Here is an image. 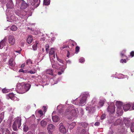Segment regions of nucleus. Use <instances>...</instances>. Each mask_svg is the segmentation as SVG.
Returning <instances> with one entry per match:
<instances>
[{"mask_svg": "<svg viewBox=\"0 0 134 134\" xmlns=\"http://www.w3.org/2000/svg\"><path fill=\"white\" fill-rule=\"evenodd\" d=\"M31 85L28 83L25 84L24 83H18L16 85V91L20 94H23L28 91L30 89Z\"/></svg>", "mask_w": 134, "mask_h": 134, "instance_id": "f257e3e1", "label": "nucleus"}, {"mask_svg": "<svg viewBox=\"0 0 134 134\" xmlns=\"http://www.w3.org/2000/svg\"><path fill=\"white\" fill-rule=\"evenodd\" d=\"M88 96L87 94H83L81 95L79 99L76 101V104L81 106L84 105L86 103V101Z\"/></svg>", "mask_w": 134, "mask_h": 134, "instance_id": "f03ea898", "label": "nucleus"}, {"mask_svg": "<svg viewBox=\"0 0 134 134\" xmlns=\"http://www.w3.org/2000/svg\"><path fill=\"white\" fill-rule=\"evenodd\" d=\"M21 119L18 117L14 121L12 125L13 130L15 131H16L18 129L17 127L19 128L21 125Z\"/></svg>", "mask_w": 134, "mask_h": 134, "instance_id": "7ed1b4c3", "label": "nucleus"}, {"mask_svg": "<svg viewBox=\"0 0 134 134\" xmlns=\"http://www.w3.org/2000/svg\"><path fill=\"white\" fill-rule=\"evenodd\" d=\"M15 13L16 15L20 16L21 18L26 20L27 18L26 12L25 10H18L15 12Z\"/></svg>", "mask_w": 134, "mask_h": 134, "instance_id": "20e7f679", "label": "nucleus"}, {"mask_svg": "<svg viewBox=\"0 0 134 134\" xmlns=\"http://www.w3.org/2000/svg\"><path fill=\"white\" fill-rule=\"evenodd\" d=\"M124 105L120 101H118V116L121 115L123 113V107Z\"/></svg>", "mask_w": 134, "mask_h": 134, "instance_id": "39448f33", "label": "nucleus"}, {"mask_svg": "<svg viewBox=\"0 0 134 134\" xmlns=\"http://www.w3.org/2000/svg\"><path fill=\"white\" fill-rule=\"evenodd\" d=\"M115 107L114 104L111 103L110 105H109L108 107L107 108V110L110 114L113 113L115 111Z\"/></svg>", "mask_w": 134, "mask_h": 134, "instance_id": "423d86ee", "label": "nucleus"}, {"mask_svg": "<svg viewBox=\"0 0 134 134\" xmlns=\"http://www.w3.org/2000/svg\"><path fill=\"white\" fill-rule=\"evenodd\" d=\"M8 40L9 43L11 45H13L15 44V39L14 36L12 35H9L8 37Z\"/></svg>", "mask_w": 134, "mask_h": 134, "instance_id": "0eeeda50", "label": "nucleus"}, {"mask_svg": "<svg viewBox=\"0 0 134 134\" xmlns=\"http://www.w3.org/2000/svg\"><path fill=\"white\" fill-rule=\"evenodd\" d=\"M40 0H32L30 2V4L34 8L37 7L40 4Z\"/></svg>", "mask_w": 134, "mask_h": 134, "instance_id": "6e6552de", "label": "nucleus"}, {"mask_svg": "<svg viewBox=\"0 0 134 134\" xmlns=\"http://www.w3.org/2000/svg\"><path fill=\"white\" fill-rule=\"evenodd\" d=\"M47 129L48 133L52 134V132L54 130L55 127L52 124H50L48 125Z\"/></svg>", "mask_w": 134, "mask_h": 134, "instance_id": "1a4fd4ad", "label": "nucleus"}, {"mask_svg": "<svg viewBox=\"0 0 134 134\" xmlns=\"http://www.w3.org/2000/svg\"><path fill=\"white\" fill-rule=\"evenodd\" d=\"M59 130L62 133L65 134L67 132V130H66L62 123H60L59 124Z\"/></svg>", "mask_w": 134, "mask_h": 134, "instance_id": "9d476101", "label": "nucleus"}, {"mask_svg": "<svg viewBox=\"0 0 134 134\" xmlns=\"http://www.w3.org/2000/svg\"><path fill=\"white\" fill-rule=\"evenodd\" d=\"M49 55L50 58L51 59H54L55 58L54 52V49L52 48L49 52Z\"/></svg>", "mask_w": 134, "mask_h": 134, "instance_id": "9b49d317", "label": "nucleus"}, {"mask_svg": "<svg viewBox=\"0 0 134 134\" xmlns=\"http://www.w3.org/2000/svg\"><path fill=\"white\" fill-rule=\"evenodd\" d=\"M21 3L20 7V8L21 9H25L28 6V4L25 3L23 0L21 1Z\"/></svg>", "mask_w": 134, "mask_h": 134, "instance_id": "f8f14e48", "label": "nucleus"}, {"mask_svg": "<svg viewBox=\"0 0 134 134\" xmlns=\"http://www.w3.org/2000/svg\"><path fill=\"white\" fill-rule=\"evenodd\" d=\"M124 121L125 125L126 127H128L130 126L131 124V121L130 119L125 118L124 119Z\"/></svg>", "mask_w": 134, "mask_h": 134, "instance_id": "ddd939ff", "label": "nucleus"}, {"mask_svg": "<svg viewBox=\"0 0 134 134\" xmlns=\"http://www.w3.org/2000/svg\"><path fill=\"white\" fill-rule=\"evenodd\" d=\"M50 61L52 63V67L53 68L57 69V66L55 65L57 63L58 64H59L57 61H56L55 60H54V59H50Z\"/></svg>", "mask_w": 134, "mask_h": 134, "instance_id": "4468645a", "label": "nucleus"}, {"mask_svg": "<svg viewBox=\"0 0 134 134\" xmlns=\"http://www.w3.org/2000/svg\"><path fill=\"white\" fill-rule=\"evenodd\" d=\"M40 123L42 127H44L47 125V119L43 120H42L41 121Z\"/></svg>", "mask_w": 134, "mask_h": 134, "instance_id": "2eb2a0df", "label": "nucleus"}, {"mask_svg": "<svg viewBox=\"0 0 134 134\" xmlns=\"http://www.w3.org/2000/svg\"><path fill=\"white\" fill-rule=\"evenodd\" d=\"M86 110H88L89 113H93L95 111L96 109L94 107H87Z\"/></svg>", "mask_w": 134, "mask_h": 134, "instance_id": "dca6fc26", "label": "nucleus"}, {"mask_svg": "<svg viewBox=\"0 0 134 134\" xmlns=\"http://www.w3.org/2000/svg\"><path fill=\"white\" fill-rule=\"evenodd\" d=\"M7 39L5 38L1 41L0 42V49H2L5 46Z\"/></svg>", "mask_w": 134, "mask_h": 134, "instance_id": "f3484780", "label": "nucleus"}, {"mask_svg": "<svg viewBox=\"0 0 134 134\" xmlns=\"http://www.w3.org/2000/svg\"><path fill=\"white\" fill-rule=\"evenodd\" d=\"M131 105L129 104H127L123 105V108L125 111L129 110L131 107Z\"/></svg>", "mask_w": 134, "mask_h": 134, "instance_id": "a211bd4d", "label": "nucleus"}, {"mask_svg": "<svg viewBox=\"0 0 134 134\" xmlns=\"http://www.w3.org/2000/svg\"><path fill=\"white\" fill-rule=\"evenodd\" d=\"M52 119L53 121L57 122L60 120V118L57 115L52 116Z\"/></svg>", "mask_w": 134, "mask_h": 134, "instance_id": "6ab92c4d", "label": "nucleus"}, {"mask_svg": "<svg viewBox=\"0 0 134 134\" xmlns=\"http://www.w3.org/2000/svg\"><path fill=\"white\" fill-rule=\"evenodd\" d=\"M57 111L58 114H60L62 113L63 110L62 106L59 105L57 108Z\"/></svg>", "mask_w": 134, "mask_h": 134, "instance_id": "aec40b11", "label": "nucleus"}, {"mask_svg": "<svg viewBox=\"0 0 134 134\" xmlns=\"http://www.w3.org/2000/svg\"><path fill=\"white\" fill-rule=\"evenodd\" d=\"M8 64L9 65L13 67L15 64V62L14 61L13 59H10L9 61Z\"/></svg>", "mask_w": 134, "mask_h": 134, "instance_id": "412c9836", "label": "nucleus"}, {"mask_svg": "<svg viewBox=\"0 0 134 134\" xmlns=\"http://www.w3.org/2000/svg\"><path fill=\"white\" fill-rule=\"evenodd\" d=\"M32 40V36L31 35H29L28 36L27 39V41L29 44L31 43Z\"/></svg>", "mask_w": 134, "mask_h": 134, "instance_id": "4be33fe9", "label": "nucleus"}, {"mask_svg": "<svg viewBox=\"0 0 134 134\" xmlns=\"http://www.w3.org/2000/svg\"><path fill=\"white\" fill-rule=\"evenodd\" d=\"M77 116L76 110L75 109H73L71 111V116Z\"/></svg>", "mask_w": 134, "mask_h": 134, "instance_id": "5701e85b", "label": "nucleus"}, {"mask_svg": "<svg viewBox=\"0 0 134 134\" xmlns=\"http://www.w3.org/2000/svg\"><path fill=\"white\" fill-rule=\"evenodd\" d=\"M71 110L69 109L66 110L64 113V114L65 115H69V116H71Z\"/></svg>", "mask_w": 134, "mask_h": 134, "instance_id": "b1692460", "label": "nucleus"}, {"mask_svg": "<svg viewBox=\"0 0 134 134\" xmlns=\"http://www.w3.org/2000/svg\"><path fill=\"white\" fill-rule=\"evenodd\" d=\"M125 127L124 126H122L120 128V129H119V131L121 133L123 134L125 131Z\"/></svg>", "mask_w": 134, "mask_h": 134, "instance_id": "393cba45", "label": "nucleus"}, {"mask_svg": "<svg viewBox=\"0 0 134 134\" xmlns=\"http://www.w3.org/2000/svg\"><path fill=\"white\" fill-rule=\"evenodd\" d=\"M79 125L82 126V127L85 128L87 127L88 125V124L85 122H82L79 124Z\"/></svg>", "mask_w": 134, "mask_h": 134, "instance_id": "a878e982", "label": "nucleus"}, {"mask_svg": "<svg viewBox=\"0 0 134 134\" xmlns=\"http://www.w3.org/2000/svg\"><path fill=\"white\" fill-rule=\"evenodd\" d=\"M10 29L11 30L15 31L17 30V27L16 26L13 25L10 26Z\"/></svg>", "mask_w": 134, "mask_h": 134, "instance_id": "bb28decb", "label": "nucleus"}, {"mask_svg": "<svg viewBox=\"0 0 134 134\" xmlns=\"http://www.w3.org/2000/svg\"><path fill=\"white\" fill-rule=\"evenodd\" d=\"M46 73L51 75H53L52 70L51 69H48L46 71Z\"/></svg>", "mask_w": 134, "mask_h": 134, "instance_id": "cd10ccee", "label": "nucleus"}, {"mask_svg": "<svg viewBox=\"0 0 134 134\" xmlns=\"http://www.w3.org/2000/svg\"><path fill=\"white\" fill-rule=\"evenodd\" d=\"M9 97L12 100H14V93H12L9 94L8 95Z\"/></svg>", "mask_w": 134, "mask_h": 134, "instance_id": "c85d7f7f", "label": "nucleus"}, {"mask_svg": "<svg viewBox=\"0 0 134 134\" xmlns=\"http://www.w3.org/2000/svg\"><path fill=\"white\" fill-rule=\"evenodd\" d=\"M44 47L45 48L46 53H48L49 50V45L48 44H46L44 46Z\"/></svg>", "mask_w": 134, "mask_h": 134, "instance_id": "c756f323", "label": "nucleus"}, {"mask_svg": "<svg viewBox=\"0 0 134 134\" xmlns=\"http://www.w3.org/2000/svg\"><path fill=\"white\" fill-rule=\"evenodd\" d=\"M75 125V122H73L69 125V127H70L71 129H72Z\"/></svg>", "mask_w": 134, "mask_h": 134, "instance_id": "7c9ffc66", "label": "nucleus"}, {"mask_svg": "<svg viewBox=\"0 0 134 134\" xmlns=\"http://www.w3.org/2000/svg\"><path fill=\"white\" fill-rule=\"evenodd\" d=\"M50 3V0H44L43 4L46 5H48Z\"/></svg>", "mask_w": 134, "mask_h": 134, "instance_id": "2f4dec72", "label": "nucleus"}, {"mask_svg": "<svg viewBox=\"0 0 134 134\" xmlns=\"http://www.w3.org/2000/svg\"><path fill=\"white\" fill-rule=\"evenodd\" d=\"M77 111H78L79 113V112L80 111V113L82 115H83L84 114V111L82 108H79L78 109H77Z\"/></svg>", "mask_w": 134, "mask_h": 134, "instance_id": "473e14b6", "label": "nucleus"}, {"mask_svg": "<svg viewBox=\"0 0 134 134\" xmlns=\"http://www.w3.org/2000/svg\"><path fill=\"white\" fill-rule=\"evenodd\" d=\"M28 126L26 125H24L23 126V130L24 131L27 132L28 130Z\"/></svg>", "mask_w": 134, "mask_h": 134, "instance_id": "72a5a7b5", "label": "nucleus"}, {"mask_svg": "<svg viewBox=\"0 0 134 134\" xmlns=\"http://www.w3.org/2000/svg\"><path fill=\"white\" fill-rule=\"evenodd\" d=\"M131 131L132 132H134V122L131 125Z\"/></svg>", "mask_w": 134, "mask_h": 134, "instance_id": "f704fd0d", "label": "nucleus"}, {"mask_svg": "<svg viewBox=\"0 0 134 134\" xmlns=\"http://www.w3.org/2000/svg\"><path fill=\"white\" fill-rule=\"evenodd\" d=\"M104 103V102L103 100H101L99 102V105L101 107H102Z\"/></svg>", "mask_w": 134, "mask_h": 134, "instance_id": "c9c22d12", "label": "nucleus"}, {"mask_svg": "<svg viewBox=\"0 0 134 134\" xmlns=\"http://www.w3.org/2000/svg\"><path fill=\"white\" fill-rule=\"evenodd\" d=\"M80 47L79 46H76L75 49V52L77 53L79 51Z\"/></svg>", "mask_w": 134, "mask_h": 134, "instance_id": "e433bc0d", "label": "nucleus"}, {"mask_svg": "<svg viewBox=\"0 0 134 134\" xmlns=\"http://www.w3.org/2000/svg\"><path fill=\"white\" fill-rule=\"evenodd\" d=\"M9 90L6 88H4L2 89V91L4 93H6L8 92Z\"/></svg>", "mask_w": 134, "mask_h": 134, "instance_id": "4c0bfd02", "label": "nucleus"}, {"mask_svg": "<svg viewBox=\"0 0 134 134\" xmlns=\"http://www.w3.org/2000/svg\"><path fill=\"white\" fill-rule=\"evenodd\" d=\"M26 63L28 64H32V62L31 61L30 59H28Z\"/></svg>", "mask_w": 134, "mask_h": 134, "instance_id": "58836bf2", "label": "nucleus"}, {"mask_svg": "<svg viewBox=\"0 0 134 134\" xmlns=\"http://www.w3.org/2000/svg\"><path fill=\"white\" fill-rule=\"evenodd\" d=\"M38 112L39 114H40V117H41L43 115V112L41 110H40L38 111Z\"/></svg>", "mask_w": 134, "mask_h": 134, "instance_id": "ea45409f", "label": "nucleus"}, {"mask_svg": "<svg viewBox=\"0 0 134 134\" xmlns=\"http://www.w3.org/2000/svg\"><path fill=\"white\" fill-rule=\"evenodd\" d=\"M5 134H11L10 132L8 129H6Z\"/></svg>", "mask_w": 134, "mask_h": 134, "instance_id": "a19ab883", "label": "nucleus"}, {"mask_svg": "<svg viewBox=\"0 0 134 134\" xmlns=\"http://www.w3.org/2000/svg\"><path fill=\"white\" fill-rule=\"evenodd\" d=\"M32 48L34 50H36L37 49V45L34 44L32 46Z\"/></svg>", "mask_w": 134, "mask_h": 134, "instance_id": "79ce46f5", "label": "nucleus"}, {"mask_svg": "<svg viewBox=\"0 0 134 134\" xmlns=\"http://www.w3.org/2000/svg\"><path fill=\"white\" fill-rule=\"evenodd\" d=\"M56 61H58L59 62L61 63H63V61L62 60V59H55Z\"/></svg>", "mask_w": 134, "mask_h": 134, "instance_id": "37998d69", "label": "nucleus"}, {"mask_svg": "<svg viewBox=\"0 0 134 134\" xmlns=\"http://www.w3.org/2000/svg\"><path fill=\"white\" fill-rule=\"evenodd\" d=\"M126 59H121L120 60V62L122 63H126Z\"/></svg>", "mask_w": 134, "mask_h": 134, "instance_id": "c03bdc74", "label": "nucleus"}, {"mask_svg": "<svg viewBox=\"0 0 134 134\" xmlns=\"http://www.w3.org/2000/svg\"><path fill=\"white\" fill-rule=\"evenodd\" d=\"M105 115L104 114H103L101 116V119L102 120L104 119L105 117Z\"/></svg>", "mask_w": 134, "mask_h": 134, "instance_id": "a18cd8bd", "label": "nucleus"}, {"mask_svg": "<svg viewBox=\"0 0 134 134\" xmlns=\"http://www.w3.org/2000/svg\"><path fill=\"white\" fill-rule=\"evenodd\" d=\"M35 70H34L33 71L30 70V71H28V73H30L31 74H34L35 73Z\"/></svg>", "mask_w": 134, "mask_h": 134, "instance_id": "49530a36", "label": "nucleus"}, {"mask_svg": "<svg viewBox=\"0 0 134 134\" xmlns=\"http://www.w3.org/2000/svg\"><path fill=\"white\" fill-rule=\"evenodd\" d=\"M43 111L44 112V113L46 112L47 110V108H46V106H43Z\"/></svg>", "mask_w": 134, "mask_h": 134, "instance_id": "de8ad7c7", "label": "nucleus"}, {"mask_svg": "<svg viewBox=\"0 0 134 134\" xmlns=\"http://www.w3.org/2000/svg\"><path fill=\"white\" fill-rule=\"evenodd\" d=\"M100 123L98 122H96L94 124L96 126H98L99 125Z\"/></svg>", "mask_w": 134, "mask_h": 134, "instance_id": "09e8293b", "label": "nucleus"}, {"mask_svg": "<svg viewBox=\"0 0 134 134\" xmlns=\"http://www.w3.org/2000/svg\"><path fill=\"white\" fill-rule=\"evenodd\" d=\"M71 45L73 46H74L75 45H77V43L76 42H75L74 41L73 43Z\"/></svg>", "mask_w": 134, "mask_h": 134, "instance_id": "8fccbe9b", "label": "nucleus"}, {"mask_svg": "<svg viewBox=\"0 0 134 134\" xmlns=\"http://www.w3.org/2000/svg\"><path fill=\"white\" fill-rule=\"evenodd\" d=\"M79 61L80 62L82 63L85 61V60L84 59H79Z\"/></svg>", "mask_w": 134, "mask_h": 134, "instance_id": "3c124183", "label": "nucleus"}, {"mask_svg": "<svg viewBox=\"0 0 134 134\" xmlns=\"http://www.w3.org/2000/svg\"><path fill=\"white\" fill-rule=\"evenodd\" d=\"M21 0H16V2L17 3H19L20 2L21 3Z\"/></svg>", "mask_w": 134, "mask_h": 134, "instance_id": "603ef678", "label": "nucleus"}, {"mask_svg": "<svg viewBox=\"0 0 134 134\" xmlns=\"http://www.w3.org/2000/svg\"><path fill=\"white\" fill-rule=\"evenodd\" d=\"M60 69L61 70V71L62 72H63L64 71V69L62 68H60Z\"/></svg>", "mask_w": 134, "mask_h": 134, "instance_id": "864d4df0", "label": "nucleus"}, {"mask_svg": "<svg viewBox=\"0 0 134 134\" xmlns=\"http://www.w3.org/2000/svg\"><path fill=\"white\" fill-rule=\"evenodd\" d=\"M23 72L24 73H28V71L26 70H23Z\"/></svg>", "mask_w": 134, "mask_h": 134, "instance_id": "5fc2aeb1", "label": "nucleus"}, {"mask_svg": "<svg viewBox=\"0 0 134 134\" xmlns=\"http://www.w3.org/2000/svg\"><path fill=\"white\" fill-rule=\"evenodd\" d=\"M25 66V64H23L21 65V68H23Z\"/></svg>", "mask_w": 134, "mask_h": 134, "instance_id": "6e6d98bb", "label": "nucleus"}, {"mask_svg": "<svg viewBox=\"0 0 134 134\" xmlns=\"http://www.w3.org/2000/svg\"><path fill=\"white\" fill-rule=\"evenodd\" d=\"M55 39V38L54 37H52L51 38V40L52 41H54Z\"/></svg>", "mask_w": 134, "mask_h": 134, "instance_id": "4d7b16f0", "label": "nucleus"}, {"mask_svg": "<svg viewBox=\"0 0 134 134\" xmlns=\"http://www.w3.org/2000/svg\"><path fill=\"white\" fill-rule=\"evenodd\" d=\"M27 134H34L33 133L31 132H29Z\"/></svg>", "mask_w": 134, "mask_h": 134, "instance_id": "13d9d810", "label": "nucleus"}, {"mask_svg": "<svg viewBox=\"0 0 134 134\" xmlns=\"http://www.w3.org/2000/svg\"><path fill=\"white\" fill-rule=\"evenodd\" d=\"M62 73L63 72H62L61 71H59L58 72V74L59 75H60L62 74Z\"/></svg>", "mask_w": 134, "mask_h": 134, "instance_id": "bf43d9fd", "label": "nucleus"}, {"mask_svg": "<svg viewBox=\"0 0 134 134\" xmlns=\"http://www.w3.org/2000/svg\"><path fill=\"white\" fill-rule=\"evenodd\" d=\"M38 134H46L44 132H40Z\"/></svg>", "mask_w": 134, "mask_h": 134, "instance_id": "052dcab7", "label": "nucleus"}, {"mask_svg": "<svg viewBox=\"0 0 134 134\" xmlns=\"http://www.w3.org/2000/svg\"><path fill=\"white\" fill-rule=\"evenodd\" d=\"M69 55H70V53H69V51H68V54H67V57H69Z\"/></svg>", "mask_w": 134, "mask_h": 134, "instance_id": "680f3d73", "label": "nucleus"}, {"mask_svg": "<svg viewBox=\"0 0 134 134\" xmlns=\"http://www.w3.org/2000/svg\"><path fill=\"white\" fill-rule=\"evenodd\" d=\"M23 69H20L19 70V72H23Z\"/></svg>", "mask_w": 134, "mask_h": 134, "instance_id": "e2e57ef3", "label": "nucleus"}, {"mask_svg": "<svg viewBox=\"0 0 134 134\" xmlns=\"http://www.w3.org/2000/svg\"><path fill=\"white\" fill-rule=\"evenodd\" d=\"M41 49L42 51L43 52H44V48H41Z\"/></svg>", "mask_w": 134, "mask_h": 134, "instance_id": "0e129e2a", "label": "nucleus"}, {"mask_svg": "<svg viewBox=\"0 0 134 134\" xmlns=\"http://www.w3.org/2000/svg\"><path fill=\"white\" fill-rule=\"evenodd\" d=\"M21 51V50H19V51H16V52H18V53H20V52Z\"/></svg>", "mask_w": 134, "mask_h": 134, "instance_id": "69168bd1", "label": "nucleus"}, {"mask_svg": "<svg viewBox=\"0 0 134 134\" xmlns=\"http://www.w3.org/2000/svg\"><path fill=\"white\" fill-rule=\"evenodd\" d=\"M66 47H67V46L65 47V46H63L62 47V49H64V48H66Z\"/></svg>", "mask_w": 134, "mask_h": 134, "instance_id": "338daca9", "label": "nucleus"}, {"mask_svg": "<svg viewBox=\"0 0 134 134\" xmlns=\"http://www.w3.org/2000/svg\"><path fill=\"white\" fill-rule=\"evenodd\" d=\"M12 134H17L15 132H14L12 133Z\"/></svg>", "mask_w": 134, "mask_h": 134, "instance_id": "774afa93", "label": "nucleus"}]
</instances>
